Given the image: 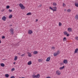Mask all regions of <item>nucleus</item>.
Masks as SVG:
<instances>
[{
  "label": "nucleus",
  "instance_id": "51",
  "mask_svg": "<svg viewBox=\"0 0 78 78\" xmlns=\"http://www.w3.org/2000/svg\"><path fill=\"white\" fill-rule=\"evenodd\" d=\"M62 64H63V63H62Z\"/></svg>",
  "mask_w": 78,
  "mask_h": 78
},
{
  "label": "nucleus",
  "instance_id": "28",
  "mask_svg": "<svg viewBox=\"0 0 78 78\" xmlns=\"http://www.w3.org/2000/svg\"><path fill=\"white\" fill-rule=\"evenodd\" d=\"M61 25H62V24L61 23V22H59V26H61Z\"/></svg>",
  "mask_w": 78,
  "mask_h": 78
},
{
  "label": "nucleus",
  "instance_id": "3",
  "mask_svg": "<svg viewBox=\"0 0 78 78\" xmlns=\"http://www.w3.org/2000/svg\"><path fill=\"white\" fill-rule=\"evenodd\" d=\"M10 32L12 34H14V29L12 28H11V29H10Z\"/></svg>",
  "mask_w": 78,
  "mask_h": 78
},
{
  "label": "nucleus",
  "instance_id": "25",
  "mask_svg": "<svg viewBox=\"0 0 78 78\" xmlns=\"http://www.w3.org/2000/svg\"><path fill=\"white\" fill-rule=\"evenodd\" d=\"M9 5H7V6L6 8H7V9H9Z\"/></svg>",
  "mask_w": 78,
  "mask_h": 78
},
{
  "label": "nucleus",
  "instance_id": "9",
  "mask_svg": "<svg viewBox=\"0 0 78 78\" xmlns=\"http://www.w3.org/2000/svg\"><path fill=\"white\" fill-rule=\"evenodd\" d=\"M40 77V74H38L37 75H36V78H39Z\"/></svg>",
  "mask_w": 78,
  "mask_h": 78
},
{
  "label": "nucleus",
  "instance_id": "37",
  "mask_svg": "<svg viewBox=\"0 0 78 78\" xmlns=\"http://www.w3.org/2000/svg\"><path fill=\"white\" fill-rule=\"evenodd\" d=\"M27 16H29L30 15V12H28V13H27Z\"/></svg>",
  "mask_w": 78,
  "mask_h": 78
},
{
  "label": "nucleus",
  "instance_id": "52",
  "mask_svg": "<svg viewBox=\"0 0 78 78\" xmlns=\"http://www.w3.org/2000/svg\"><path fill=\"white\" fill-rule=\"evenodd\" d=\"M19 78H21V77H19Z\"/></svg>",
  "mask_w": 78,
  "mask_h": 78
},
{
  "label": "nucleus",
  "instance_id": "14",
  "mask_svg": "<svg viewBox=\"0 0 78 78\" xmlns=\"http://www.w3.org/2000/svg\"><path fill=\"white\" fill-rule=\"evenodd\" d=\"M12 17V15H10L9 16V19H11Z\"/></svg>",
  "mask_w": 78,
  "mask_h": 78
},
{
  "label": "nucleus",
  "instance_id": "1",
  "mask_svg": "<svg viewBox=\"0 0 78 78\" xmlns=\"http://www.w3.org/2000/svg\"><path fill=\"white\" fill-rule=\"evenodd\" d=\"M19 6L21 9H24L25 8V7L23 6V4L21 3H20L19 4Z\"/></svg>",
  "mask_w": 78,
  "mask_h": 78
},
{
  "label": "nucleus",
  "instance_id": "54",
  "mask_svg": "<svg viewBox=\"0 0 78 78\" xmlns=\"http://www.w3.org/2000/svg\"><path fill=\"white\" fill-rule=\"evenodd\" d=\"M5 60H6V59H5Z\"/></svg>",
  "mask_w": 78,
  "mask_h": 78
},
{
  "label": "nucleus",
  "instance_id": "26",
  "mask_svg": "<svg viewBox=\"0 0 78 78\" xmlns=\"http://www.w3.org/2000/svg\"><path fill=\"white\" fill-rule=\"evenodd\" d=\"M25 56V54H23L22 55H21L20 56Z\"/></svg>",
  "mask_w": 78,
  "mask_h": 78
},
{
  "label": "nucleus",
  "instance_id": "2",
  "mask_svg": "<svg viewBox=\"0 0 78 78\" xmlns=\"http://www.w3.org/2000/svg\"><path fill=\"white\" fill-rule=\"evenodd\" d=\"M59 53H60V52L59 51V50H58L57 51V53L55 52L54 53V56H56L58 55Z\"/></svg>",
  "mask_w": 78,
  "mask_h": 78
},
{
  "label": "nucleus",
  "instance_id": "36",
  "mask_svg": "<svg viewBox=\"0 0 78 78\" xmlns=\"http://www.w3.org/2000/svg\"><path fill=\"white\" fill-rule=\"evenodd\" d=\"M5 11V9H3L1 10L2 12H3Z\"/></svg>",
  "mask_w": 78,
  "mask_h": 78
},
{
  "label": "nucleus",
  "instance_id": "10",
  "mask_svg": "<svg viewBox=\"0 0 78 78\" xmlns=\"http://www.w3.org/2000/svg\"><path fill=\"white\" fill-rule=\"evenodd\" d=\"M5 76L6 78H8L9 75V74H6L5 75Z\"/></svg>",
  "mask_w": 78,
  "mask_h": 78
},
{
  "label": "nucleus",
  "instance_id": "27",
  "mask_svg": "<svg viewBox=\"0 0 78 78\" xmlns=\"http://www.w3.org/2000/svg\"><path fill=\"white\" fill-rule=\"evenodd\" d=\"M49 9H51V10H52V11H53V8L51 7H49Z\"/></svg>",
  "mask_w": 78,
  "mask_h": 78
},
{
  "label": "nucleus",
  "instance_id": "17",
  "mask_svg": "<svg viewBox=\"0 0 78 78\" xmlns=\"http://www.w3.org/2000/svg\"><path fill=\"white\" fill-rule=\"evenodd\" d=\"M64 67H65L64 66H63L62 67H60L59 68L60 70H62V69H63L64 68Z\"/></svg>",
  "mask_w": 78,
  "mask_h": 78
},
{
  "label": "nucleus",
  "instance_id": "48",
  "mask_svg": "<svg viewBox=\"0 0 78 78\" xmlns=\"http://www.w3.org/2000/svg\"><path fill=\"white\" fill-rule=\"evenodd\" d=\"M16 64V62H13V64Z\"/></svg>",
  "mask_w": 78,
  "mask_h": 78
},
{
  "label": "nucleus",
  "instance_id": "41",
  "mask_svg": "<svg viewBox=\"0 0 78 78\" xmlns=\"http://www.w3.org/2000/svg\"><path fill=\"white\" fill-rule=\"evenodd\" d=\"M31 64H32V62H31V61H30V65H31Z\"/></svg>",
  "mask_w": 78,
  "mask_h": 78
},
{
  "label": "nucleus",
  "instance_id": "5",
  "mask_svg": "<svg viewBox=\"0 0 78 78\" xmlns=\"http://www.w3.org/2000/svg\"><path fill=\"white\" fill-rule=\"evenodd\" d=\"M6 17L5 16H3L2 18V20L3 21H5L6 20Z\"/></svg>",
  "mask_w": 78,
  "mask_h": 78
},
{
  "label": "nucleus",
  "instance_id": "38",
  "mask_svg": "<svg viewBox=\"0 0 78 78\" xmlns=\"http://www.w3.org/2000/svg\"><path fill=\"white\" fill-rule=\"evenodd\" d=\"M53 8L54 9H57V7H54Z\"/></svg>",
  "mask_w": 78,
  "mask_h": 78
},
{
  "label": "nucleus",
  "instance_id": "31",
  "mask_svg": "<svg viewBox=\"0 0 78 78\" xmlns=\"http://www.w3.org/2000/svg\"><path fill=\"white\" fill-rule=\"evenodd\" d=\"M75 38L76 40H77V41H78V37H76Z\"/></svg>",
  "mask_w": 78,
  "mask_h": 78
},
{
  "label": "nucleus",
  "instance_id": "19",
  "mask_svg": "<svg viewBox=\"0 0 78 78\" xmlns=\"http://www.w3.org/2000/svg\"><path fill=\"white\" fill-rule=\"evenodd\" d=\"M32 77L33 78H36V75H32Z\"/></svg>",
  "mask_w": 78,
  "mask_h": 78
},
{
  "label": "nucleus",
  "instance_id": "49",
  "mask_svg": "<svg viewBox=\"0 0 78 78\" xmlns=\"http://www.w3.org/2000/svg\"><path fill=\"white\" fill-rule=\"evenodd\" d=\"M37 21H38V20H36V22H37Z\"/></svg>",
  "mask_w": 78,
  "mask_h": 78
},
{
  "label": "nucleus",
  "instance_id": "6",
  "mask_svg": "<svg viewBox=\"0 0 78 78\" xmlns=\"http://www.w3.org/2000/svg\"><path fill=\"white\" fill-rule=\"evenodd\" d=\"M63 63L64 64H67L68 63V62L67 61V60L64 59L63 61Z\"/></svg>",
  "mask_w": 78,
  "mask_h": 78
},
{
  "label": "nucleus",
  "instance_id": "46",
  "mask_svg": "<svg viewBox=\"0 0 78 78\" xmlns=\"http://www.w3.org/2000/svg\"><path fill=\"white\" fill-rule=\"evenodd\" d=\"M28 53V56H30V54H29V53Z\"/></svg>",
  "mask_w": 78,
  "mask_h": 78
},
{
  "label": "nucleus",
  "instance_id": "40",
  "mask_svg": "<svg viewBox=\"0 0 78 78\" xmlns=\"http://www.w3.org/2000/svg\"><path fill=\"white\" fill-rule=\"evenodd\" d=\"M38 61L39 62H41V59H39Z\"/></svg>",
  "mask_w": 78,
  "mask_h": 78
},
{
  "label": "nucleus",
  "instance_id": "50",
  "mask_svg": "<svg viewBox=\"0 0 78 78\" xmlns=\"http://www.w3.org/2000/svg\"><path fill=\"white\" fill-rule=\"evenodd\" d=\"M0 44H1V40H0Z\"/></svg>",
  "mask_w": 78,
  "mask_h": 78
},
{
  "label": "nucleus",
  "instance_id": "24",
  "mask_svg": "<svg viewBox=\"0 0 78 78\" xmlns=\"http://www.w3.org/2000/svg\"><path fill=\"white\" fill-rule=\"evenodd\" d=\"M68 12H70L71 11V10L70 9H68L67 10Z\"/></svg>",
  "mask_w": 78,
  "mask_h": 78
},
{
  "label": "nucleus",
  "instance_id": "20",
  "mask_svg": "<svg viewBox=\"0 0 78 78\" xmlns=\"http://www.w3.org/2000/svg\"><path fill=\"white\" fill-rule=\"evenodd\" d=\"M75 6H76V7H78V3H75Z\"/></svg>",
  "mask_w": 78,
  "mask_h": 78
},
{
  "label": "nucleus",
  "instance_id": "13",
  "mask_svg": "<svg viewBox=\"0 0 78 78\" xmlns=\"http://www.w3.org/2000/svg\"><path fill=\"white\" fill-rule=\"evenodd\" d=\"M75 19L76 20H78V15H76L75 17Z\"/></svg>",
  "mask_w": 78,
  "mask_h": 78
},
{
  "label": "nucleus",
  "instance_id": "53",
  "mask_svg": "<svg viewBox=\"0 0 78 78\" xmlns=\"http://www.w3.org/2000/svg\"><path fill=\"white\" fill-rule=\"evenodd\" d=\"M65 11H66V9H65Z\"/></svg>",
  "mask_w": 78,
  "mask_h": 78
},
{
  "label": "nucleus",
  "instance_id": "18",
  "mask_svg": "<svg viewBox=\"0 0 78 78\" xmlns=\"http://www.w3.org/2000/svg\"><path fill=\"white\" fill-rule=\"evenodd\" d=\"M67 40V39H66V37H64L63 39V41L64 42V41H66Z\"/></svg>",
  "mask_w": 78,
  "mask_h": 78
},
{
  "label": "nucleus",
  "instance_id": "22",
  "mask_svg": "<svg viewBox=\"0 0 78 78\" xmlns=\"http://www.w3.org/2000/svg\"><path fill=\"white\" fill-rule=\"evenodd\" d=\"M63 33L64 35H67V32L66 31L64 32H63Z\"/></svg>",
  "mask_w": 78,
  "mask_h": 78
},
{
  "label": "nucleus",
  "instance_id": "23",
  "mask_svg": "<svg viewBox=\"0 0 78 78\" xmlns=\"http://www.w3.org/2000/svg\"><path fill=\"white\" fill-rule=\"evenodd\" d=\"M53 6H57V4H56V3L54 2L53 3Z\"/></svg>",
  "mask_w": 78,
  "mask_h": 78
},
{
  "label": "nucleus",
  "instance_id": "42",
  "mask_svg": "<svg viewBox=\"0 0 78 78\" xmlns=\"http://www.w3.org/2000/svg\"><path fill=\"white\" fill-rule=\"evenodd\" d=\"M32 55H31V54L30 53V57H31Z\"/></svg>",
  "mask_w": 78,
  "mask_h": 78
},
{
  "label": "nucleus",
  "instance_id": "30",
  "mask_svg": "<svg viewBox=\"0 0 78 78\" xmlns=\"http://www.w3.org/2000/svg\"><path fill=\"white\" fill-rule=\"evenodd\" d=\"M14 70H15V69H14V68H13L11 69V71H14Z\"/></svg>",
  "mask_w": 78,
  "mask_h": 78
},
{
  "label": "nucleus",
  "instance_id": "34",
  "mask_svg": "<svg viewBox=\"0 0 78 78\" xmlns=\"http://www.w3.org/2000/svg\"><path fill=\"white\" fill-rule=\"evenodd\" d=\"M53 12H54V11H56V9H53Z\"/></svg>",
  "mask_w": 78,
  "mask_h": 78
},
{
  "label": "nucleus",
  "instance_id": "44",
  "mask_svg": "<svg viewBox=\"0 0 78 78\" xmlns=\"http://www.w3.org/2000/svg\"><path fill=\"white\" fill-rule=\"evenodd\" d=\"M28 65H29V66L30 65V61H29L28 63Z\"/></svg>",
  "mask_w": 78,
  "mask_h": 78
},
{
  "label": "nucleus",
  "instance_id": "47",
  "mask_svg": "<svg viewBox=\"0 0 78 78\" xmlns=\"http://www.w3.org/2000/svg\"><path fill=\"white\" fill-rule=\"evenodd\" d=\"M28 34H30V31L29 30L28 31Z\"/></svg>",
  "mask_w": 78,
  "mask_h": 78
},
{
  "label": "nucleus",
  "instance_id": "7",
  "mask_svg": "<svg viewBox=\"0 0 78 78\" xmlns=\"http://www.w3.org/2000/svg\"><path fill=\"white\" fill-rule=\"evenodd\" d=\"M50 57H48L46 60V61H47V62H49V61H50Z\"/></svg>",
  "mask_w": 78,
  "mask_h": 78
},
{
  "label": "nucleus",
  "instance_id": "35",
  "mask_svg": "<svg viewBox=\"0 0 78 78\" xmlns=\"http://www.w3.org/2000/svg\"><path fill=\"white\" fill-rule=\"evenodd\" d=\"M53 50H54L55 49V47H52L51 48Z\"/></svg>",
  "mask_w": 78,
  "mask_h": 78
},
{
  "label": "nucleus",
  "instance_id": "16",
  "mask_svg": "<svg viewBox=\"0 0 78 78\" xmlns=\"http://www.w3.org/2000/svg\"><path fill=\"white\" fill-rule=\"evenodd\" d=\"M1 65V67H4L5 66V64H4V63H1L0 64Z\"/></svg>",
  "mask_w": 78,
  "mask_h": 78
},
{
  "label": "nucleus",
  "instance_id": "4",
  "mask_svg": "<svg viewBox=\"0 0 78 78\" xmlns=\"http://www.w3.org/2000/svg\"><path fill=\"white\" fill-rule=\"evenodd\" d=\"M56 74L57 75H60L61 74V72L59 71L58 70L56 72Z\"/></svg>",
  "mask_w": 78,
  "mask_h": 78
},
{
  "label": "nucleus",
  "instance_id": "11",
  "mask_svg": "<svg viewBox=\"0 0 78 78\" xmlns=\"http://www.w3.org/2000/svg\"><path fill=\"white\" fill-rule=\"evenodd\" d=\"M33 53L34 55H36V54H37V53H38V52H37V51H34Z\"/></svg>",
  "mask_w": 78,
  "mask_h": 78
},
{
  "label": "nucleus",
  "instance_id": "8",
  "mask_svg": "<svg viewBox=\"0 0 78 78\" xmlns=\"http://www.w3.org/2000/svg\"><path fill=\"white\" fill-rule=\"evenodd\" d=\"M72 30V29L71 28H69L68 29V31L69 32H71Z\"/></svg>",
  "mask_w": 78,
  "mask_h": 78
},
{
  "label": "nucleus",
  "instance_id": "29",
  "mask_svg": "<svg viewBox=\"0 0 78 78\" xmlns=\"http://www.w3.org/2000/svg\"><path fill=\"white\" fill-rule=\"evenodd\" d=\"M9 12H12V10L10 9H9Z\"/></svg>",
  "mask_w": 78,
  "mask_h": 78
},
{
  "label": "nucleus",
  "instance_id": "33",
  "mask_svg": "<svg viewBox=\"0 0 78 78\" xmlns=\"http://www.w3.org/2000/svg\"><path fill=\"white\" fill-rule=\"evenodd\" d=\"M5 36H2V39H5Z\"/></svg>",
  "mask_w": 78,
  "mask_h": 78
},
{
  "label": "nucleus",
  "instance_id": "39",
  "mask_svg": "<svg viewBox=\"0 0 78 78\" xmlns=\"http://www.w3.org/2000/svg\"><path fill=\"white\" fill-rule=\"evenodd\" d=\"M66 36H67V37H69V34H67Z\"/></svg>",
  "mask_w": 78,
  "mask_h": 78
},
{
  "label": "nucleus",
  "instance_id": "32",
  "mask_svg": "<svg viewBox=\"0 0 78 78\" xmlns=\"http://www.w3.org/2000/svg\"><path fill=\"white\" fill-rule=\"evenodd\" d=\"M63 6H66V4H64V3H63Z\"/></svg>",
  "mask_w": 78,
  "mask_h": 78
},
{
  "label": "nucleus",
  "instance_id": "12",
  "mask_svg": "<svg viewBox=\"0 0 78 78\" xmlns=\"http://www.w3.org/2000/svg\"><path fill=\"white\" fill-rule=\"evenodd\" d=\"M17 58H18V57H17V56H15L14 58V61H16L17 59Z\"/></svg>",
  "mask_w": 78,
  "mask_h": 78
},
{
  "label": "nucleus",
  "instance_id": "15",
  "mask_svg": "<svg viewBox=\"0 0 78 78\" xmlns=\"http://www.w3.org/2000/svg\"><path fill=\"white\" fill-rule=\"evenodd\" d=\"M78 51V48L76 49L74 53H77V52Z\"/></svg>",
  "mask_w": 78,
  "mask_h": 78
},
{
  "label": "nucleus",
  "instance_id": "45",
  "mask_svg": "<svg viewBox=\"0 0 78 78\" xmlns=\"http://www.w3.org/2000/svg\"><path fill=\"white\" fill-rule=\"evenodd\" d=\"M31 15V13L30 12V15Z\"/></svg>",
  "mask_w": 78,
  "mask_h": 78
},
{
  "label": "nucleus",
  "instance_id": "21",
  "mask_svg": "<svg viewBox=\"0 0 78 78\" xmlns=\"http://www.w3.org/2000/svg\"><path fill=\"white\" fill-rule=\"evenodd\" d=\"M33 33V31L31 30H30V34H31Z\"/></svg>",
  "mask_w": 78,
  "mask_h": 78
},
{
  "label": "nucleus",
  "instance_id": "43",
  "mask_svg": "<svg viewBox=\"0 0 78 78\" xmlns=\"http://www.w3.org/2000/svg\"><path fill=\"white\" fill-rule=\"evenodd\" d=\"M39 7H41V6H42V5L40 4V5L39 6Z\"/></svg>",
  "mask_w": 78,
  "mask_h": 78
}]
</instances>
